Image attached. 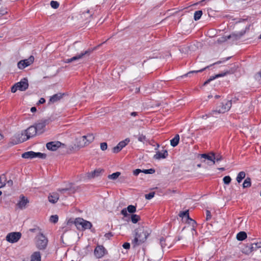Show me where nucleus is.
I'll use <instances>...</instances> for the list:
<instances>
[{"mask_svg":"<svg viewBox=\"0 0 261 261\" xmlns=\"http://www.w3.org/2000/svg\"><path fill=\"white\" fill-rule=\"evenodd\" d=\"M135 232V238L132 242L134 247L141 245L144 243L151 231L147 227L142 226L136 229Z\"/></svg>","mask_w":261,"mask_h":261,"instance_id":"1","label":"nucleus"},{"mask_svg":"<svg viewBox=\"0 0 261 261\" xmlns=\"http://www.w3.org/2000/svg\"><path fill=\"white\" fill-rule=\"evenodd\" d=\"M231 100H225L217 104L215 109L213 110L210 113L206 115L207 117L213 116L215 114H223L229 110L231 107Z\"/></svg>","mask_w":261,"mask_h":261,"instance_id":"2","label":"nucleus"},{"mask_svg":"<svg viewBox=\"0 0 261 261\" xmlns=\"http://www.w3.org/2000/svg\"><path fill=\"white\" fill-rule=\"evenodd\" d=\"M36 129L37 128H36L35 126L32 125L30 126L25 130L24 134L23 133L18 134L17 135L18 140L15 143L18 144L19 143L23 142L29 139L30 138L35 136L36 134L38 133Z\"/></svg>","mask_w":261,"mask_h":261,"instance_id":"3","label":"nucleus"},{"mask_svg":"<svg viewBox=\"0 0 261 261\" xmlns=\"http://www.w3.org/2000/svg\"><path fill=\"white\" fill-rule=\"evenodd\" d=\"M74 223V224L78 229L80 228V226H81L82 228L84 229H90L92 226V223L91 222L85 220L81 218H76L74 221H72L71 219H70L68 222V223Z\"/></svg>","mask_w":261,"mask_h":261,"instance_id":"4","label":"nucleus"},{"mask_svg":"<svg viewBox=\"0 0 261 261\" xmlns=\"http://www.w3.org/2000/svg\"><path fill=\"white\" fill-rule=\"evenodd\" d=\"M47 239L42 233L36 237V246L40 250H44L47 244Z\"/></svg>","mask_w":261,"mask_h":261,"instance_id":"5","label":"nucleus"},{"mask_svg":"<svg viewBox=\"0 0 261 261\" xmlns=\"http://www.w3.org/2000/svg\"><path fill=\"white\" fill-rule=\"evenodd\" d=\"M93 50L94 49L89 48L88 49L85 51H83L81 52L80 54H77L71 58L65 60L64 62L66 63H69L73 61H76L77 60L82 59L85 56H89Z\"/></svg>","mask_w":261,"mask_h":261,"instance_id":"6","label":"nucleus"},{"mask_svg":"<svg viewBox=\"0 0 261 261\" xmlns=\"http://www.w3.org/2000/svg\"><path fill=\"white\" fill-rule=\"evenodd\" d=\"M108 253V251L102 245H98L94 250V254L97 258H100Z\"/></svg>","mask_w":261,"mask_h":261,"instance_id":"7","label":"nucleus"},{"mask_svg":"<svg viewBox=\"0 0 261 261\" xmlns=\"http://www.w3.org/2000/svg\"><path fill=\"white\" fill-rule=\"evenodd\" d=\"M21 237V233L20 232H10L7 234L6 240L9 242L14 243L18 242Z\"/></svg>","mask_w":261,"mask_h":261,"instance_id":"8","label":"nucleus"},{"mask_svg":"<svg viewBox=\"0 0 261 261\" xmlns=\"http://www.w3.org/2000/svg\"><path fill=\"white\" fill-rule=\"evenodd\" d=\"M34 61V57L33 56H31L28 59L18 62L17 63L18 68L20 69H23L32 64Z\"/></svg>","mask_w":261,"mask_h":261,"instance_id":"9","label":"nucleus"},{"mask_svg":"<svg viewBox=\"0 0 261 261\" xmlns=\"http://www.w3.org/2000/svg\"><path fill=\"white\" fill-rule=\"evenodd\" d=\"M49 119H44L40 120L39 122L36 123L35 127L37 128L36 129L38 133H42L44 130V127L47 124H49Z\"/></svg>","mask_w":261,"mask_h":261,"instance_id":"10","label":"nucleus"},{"mask_svg":"<svg viewBox=\"0 0 261 261\" xmlns=\"http://www.w3.org/2000/svg\"><path fill=\"white\" fill-rule=\"evenodd\" d=\"M62 144L59 141H52L46 144V146L47 149L51 151H56Z\"/></svg>","mask_w":261,"mask_h":261,"instance_id":"11","label":"nucleus"},{"mask_svg":"<svg viewBox=\"0 0 261 261\" xmlns=\"http://www.w3.org/2000/svg\"><path fill=\"white\" fill-rule=\"evenodd\" d=\"M16 84L18 88V90L21 91L26 90L29 87L28 80L25 78H24L19 82H17L16 83Z\"/></svg>","mask_w":261,"mask_h":261,"instance_id":"12","label":"nucleus"},{"mask_svg":"<svg viewBox=\"0 0 261 261\" xmlns=\"http://www.w3.org/2000/svg\"><path fill=\"white\" fill-rule=\"evenodd\" d=\"M82 145L83 146H86L91 143L94 139V137L92 134H89L87 135L83 136L82 137Z\"/></svg>","mask_w":261,"mask_h":261,"instance_id":"13","label":"nucleus"},{"mask_svg":"<svg viewBox=\"0 0 261 261\" xmlns=\"http://www.w3.org/2000/svg\"><path fill=\"white\" fill-rule=\"evenodd\" d=\"M233 72H234V71L232 69H231L230 70H227V71H225L224 72H222L221 73L216 74L215 76H212L204 83V85H205L208 84L211 81L214 80V79H215L217 77H222L227 74L233 73Z\"/></svg>","mask_w":261,"mask_h":261,"instance_id":"14","label":"nucleus"},{"mask_svg":"<svg viewBox=\"0 0 261 261\" xmlns=\"http://www.w3.org/2000/svg\"><path fill=\"white\" fill-rule=\"evenodd\" d=\"M29 202V200L23 195L20 196V200L17 204V206L20 209H23L26 207L27 204Z\"/></svg>","mask_w":261,"mask_h":261,"instance_id":"15","label":"nucleus"},{"mask_svg":"<svg viewBox=\"0 0 261 261\" xmlns=\"http://www.w3.org/2000/svg\"><path fill=\"white\" fill-rule=\"evenodd\" d=\"M202 158L206 159L211 162V164L207 163L209 165H214L215 164V153L211 152L210 154L203 153L200 154Z\"/></svg>","mask_w":261,"mask_h":261,"instance_id":"16","label":"nucleus"},{"mask_svg":"<svg viewBox=\"0 0 261 261\" xmlns=\"http://www.w3.org/2000/svg\"><path fill=\"white\" fill-rule=\"evenodd\" d=\"M242 252L245 254H249L252 252L250 242H248L243 245Z\"/></svg>","mask_w":261,"mask_h":261,"instance_id":"17","label":"nucleus"},{"mask_svg":"<svg viewBox=\"0 0 261 261\" xmlns=\"http://www.w3.org/2000/svg\"><path fill=\"white\" fill-rule=\"evenodd\" d=\"M163 152L157 151L156 154L153 156V158L156 160H160L161 159H165L168 155L167 150H164Z\"/></svg>","mask_w":261,"mask_h":261,"instance_id":"18","label":"nucleus"},{"mask_svg":"<svg viewBox=\"0 0 261 261\" xmlns=\"http://www.w3.org/2000/svg\"><path fill=\"white\" fill-rule=\"evenodd\" d=\"M101 171L102 170L100 169L95 170L93 171L87 173L86 174V177L88 179L94 178L96 177L99 176L100 175Z\"/></svg>","mask_w":261,"mask_h":261,"instance_id":"19","label":"nucleus"},{"mask_svg":"<svg viewBox=\"0 0 261 261\" xmlns=\"http://www.w3.org/2000/svg\"><path fill=\"white\" fill-rule=\"evenodd\" d=\"M59 198V194L57 193H53L52 194H49L48 197V201L52 203H56Z\"/></svg>","mask_w":261,"mask_h":261,"instance_id":"20","label":"nucleus"},{"mask_svg":"<svg viewBox=\"0 0 261 261\" xmlns=\"http://www.w3.org/2000/svg\"><path fill=\"white\" fill-rule=\"evenodd\" d=\"M63 95L64 94H62L61 93L53 95L50 97L49 102L51 103H55L59 101L63 97Z\"/></svg>","mask_w":261,"mask_h":261,"instance_id":"21","label":"nucleus"},{"mask_svg":"<svg viewBox=\"0 0 261 261\" xmlns=\"http://www.w3.org/2000/svg\"><path fill=\"white\" fill-rule=\"evenodd\" d=\"M246 33L245 30H242L241 31L238 33H233L231 34V35L233 36L232 37V39L233 41H237L240 39Z\"/></svg>","mask_w":261,"mask_h":261,"instance_id":"22","label":"nucleus"},{"mask_svg":"<svg viewBox=\"0 0 261 261\" xmlns=\"http://www.w3.org/2000/svg\"><path fill=\"white\" fill-rule=\"evenodd\" d=\"M250 242L252 252L256 251L257 249L261 248V242H255L253 239L251 240Z\"/></svg>","mask_w":261,"mask_h":261,"instance_id":"23","label":"nucleus"},{"mask_svg":"<svg viewBox=\"0 0 261 261\" xmlns=\"http://www.w3.org/2000/svg\"><path fill=\"white\" fill-rule=\"evenodd\" d=\"M30 261H41V254L40 252L36 251L34 252L31 255Z\"/></svg>","mask_w":261,"mask_h":261,"instance_id":"24","label":"nucleus"},{"mask_svg":"<svg viewBox=\"0 0 261 261\" xmlns=\"http://www.w3.org/2000/svg\"><path fill=\"white\" fill-rule=\"evenodd\" d=\"M179 135L176 134L174 137L170 140L171 145L173 147L176 146L179 143Z\"/></svg>","mask_w":261,"mask_h":261,"instance_id":"25","label":"nucleus"},{"mask_svg":"<svg viewBox=\"0 0 261 261\" xmlns=\"http://www.w3.org/2000/svg\"><path fill=\"white\" fill-rule=\"evenodd\" d=\"M34 154H35V152L30 151L25 152L22 153L21 156H22V158H23L24 159H32L34 158Z\"/></svg>","mask_w":261,"mask_h":261,"instance_id":"26","label":"nucleus"},{"mask_svg":"<svg viewBox=\"0 0 261 261\" xmlns=\"http://www.w3.org/2000/svg\"><path fill=\"white\" fill-rule=\"evenodd\" d=\"M93 14L94 12L89 10H87L86 11L82 12L81 17L82 18L87 19L88 18L91 17Z\"/></svg>","mask_w":261,"mask_h":261,"instance_id":"27","label":"nucleus"},{"mask_svg":"<svg viewBox=\"0 0 261 261\" xmlns=\"http://www.w3.org/2000/svg\"><path fill=\"white\" fill-rule=\"evenodd\" d=\"M247 237V233L245 231H240L237 235V239L238 241H243Z\"/></svg>","mask_w":261,"mask_h":261,"instance_id":"28","label":"nucleus"},{"mask_svg":"<svg viewBox=\"0 0 261 261\" xmlns=\"http://www.w3.org/2000/svg\"><path fill=\"white\" fill-rule=\"evenodd\" d=\"M7 178L5 174H2L0 176V189L3 188L6 185Z\"/></svg>","mask_w":261,"mask_h":261,"instance_id":"29","label":"nucleus"},{"mask_svg":"<svg viewBox=\"0 0 261 261\" xmlns=\"http://www.w3.org/2000/svg\"><path fill=\"white\" fill-rule=\"evenodd\" d=\"M246 174L244 171H241L239 173L237 177V181L240 183L241 182L243 179L245 177Z\"/></svg>","mask_w":261,"mask_h":261,"instance_id":"30","label":"nucleus"},{"mask_svg":"<svg viewBox=\"0 0 261 261\" xmlns=\"http://www.w3.org/2000/svg\"><path fill=\"white\" fill-rule=\"evenodd\" d=\"M130 142V139L129 138H126L125 140L121 141L119 142L118 145L122 149L124 147H125Z\"/></svg>","mask_w":261,"mask_h":261,"instance_id":"31","label":"nucleus"},{"mask_svg":"<svg viewBox=\"0 0 261 261\" xmlns=\"http://www.w3.org/2000/svg\"><path fill=\"white\" fill-rule=\"evenodd\" d=\"M251 185V179L250 177H247L243 184V187L244 188L250 187Z\"/></svg>","mask_w":261,"mask_h":261,"instance_id":"32","label":"nucleus"},{"mask_svg":"<svg viewBox=\"0 0 261 261\" xmlns=\"http://www.w3.org/2000/svg\"><path fill=\"white\" fill-rule=\"evenodd\" d=\"M140 219V217L139 215L136 214H132L131 215V221L133 223H137Z\"/></svg>","mask_w":261,"mask_h":261,"instance_id":"33","label":"nucleus"},{"mask_svg":"<svg viewBox=\"0 0 261 261\" xmlns=\"http://www.w3.org/2000/svg\"><path fill=\"white\" fill-rule=\"evenodd\" d=\"M120 175V172H116L112 173V174H110L108 175V177L110 179L115 180Z\"/></svg>","mask_w":261,"mask_h":261,"instance_id":"34","label":"nucleus"},{"mask_svg":"<svg viewBox=\"0 0 261 261\" xmlns=\"http://www.w3.org/2000/svg\"><path fill=\"white\" fill-rule=\"evenodd\" d=\"M202 14V11L201 10H198L195 12L194 15V19L195 20H199Z\"/></svg>","mask_w":261,"mask_h":261,"instance_id":"35","label":"nucleus"},{"mask_svg":"<svg viewBox=\"0 0 261 261\" xmlns=\"http://www.w3.org/2000/svg\"><path fill=\"white\" fill-rule=\"evenodd\" d=\"M179 216L181 218L187 217L189 219V214L188 211H181L179 214Z\"/></svg>","mask_w":261,"mask_h":261,"instance_id":"36","label":"nucleus"},{"mask_svg":"<svg viewBox=\"0 0 261 261\" xmlns=\"http://www.w3.org/2000/svg\"><path fill=\"white\" fill-rule=\"evenodd\" d=\"M58 219L59 217L58 215H51L50 217L49 221L53 223H56L58 221Z\"/></svg>","mask_w":261,"mask_h":261,"instance_id":"37","label":"nucleus"},{"mask_svg":"<svg viewBox=\"0 0 261 261\" xmlns=\"http://www.w3.org/2000/svg\"><path fill=\"white\" fill-rule=\"evenodd\" d=\"M127 210L130 213H134L136 211V207L133 205H129L127 207Z\"/></svg>","mask_w":261,"mask_h":261,"instance_id":"38","label":"nucleus"},{"mask_svg":"<svg viewBox=\"0 0 261 261\" xmlns=\"http://www.w3.org/2000/svg\"><path fill=\"white\" fill-rule=\"evenodd\" d=\"M255 79L258 84H261V71H259L255 75Z\"/></svg>","mask_w":261,"mask_h":261,"instance_id":"39","label":"nucleus"},{"mask_svg":"<svg viewBox=\"0 0 261 261\" xmlns=\"http://www.w3.org/2000/svg\"><path fill=\"white\" fill-rule=\"evenodd\" d=\"M46 156V154L41 152H35L34 158H38L40 159H45Z\"/></svg>","mask_w":261,"mask_h":261,"instance_id":"40","label":"nucleus"},{"mask_svg":"<svg viewBox=\"0 0 261 261\" xmlns=\"http://www.w3.org/2000/svg\"><path fill=\"white\" fill-rule=\"evenodd\" d=\"M231 57H228V58H222L221 60L218 61L213 63V64L211 65L210 66H212V65H214L224 63L225 61L228 60Z\"/></svg>","mask_w":261,"mask_h":261,"instance_id":"41","label":"nucleus"},{"mask_svg":"<svg viewBox=\"0 0 261 261\" xmlns=\"http://www.w3.org/2000/svg\"><path fill=\"white\" fill-rule=\"evenodd\" d=\"M50 6L54 9H57L59 6V3L57 1H51Z\"/></svg>","mask_w":261,"mask_h":261,"instance_id":"42","label":"nucleus"},{"mask_svg":"<svg viewBox=\"0 0 261 261\" xmlns=\"http://www.w3.org/2000/svg\"><path fill=\"white\" fill-rule=\"evenodd\" d=\"M231 178L229 176H225L223 177V180L225 184L228 185L231 182Z\"/></svg>","mask_w":261,"mask_h":261,"instance_id":"43","label":"nucleus"},{"mask_svg":"<svg viewBox=\"0 0 261 261\" xmlns=\"http://www.w3.org/2000/svg\"><path fill=\"white\" fill-rule=\"evenodd\" d=\"M142 172L145 174H153L155 172V170L152 168L149 169H144L142 170Z\"/></svg>","mask_w":261,"mask_h":261,"instance_id":"44","label":"nucleus"},{"mask_svg":"<svg viewBox=\"0 0 261 261\" xmlns=\"http://www.w3.org/2000/svg\"><path fill=\"white\" fill-rule=\"evenodd\" d=\"M121 148L119 146L118 144L117 145V146L114 147L112 149V151L114 153H118L119 151L121 150Z\"/></svg>","mask_w":261,"mask_h":261,"instance_id":"45","label":"nucleus"},{"mask_svg":"<svg viewBox=\"0 0 261 261\" xmlns=\"http://www.w3.org/2000/svg\"><path fill=\"white\" fill-rule=\"evenodd\" d=\"M210 66H207V67H205L201 69H200V70H193V71H191L190 72H189L188 73H187V75H189V74H190L191 73H197V72H202L203 71H204L205 69L208 68Z\"/></svg>","mask_w":261,"mask_h":261,"instance_id":"46","label":"nucleus"},{"mask_svg":"<svg viewBox=\"0 0 261 261\" xmlns=\"http://www.w3.org/2000/svg\"><path fill=\"white\" fill-rule=\"evenodd\" d=\"M154 196V192H150L149 193L146 194L145 195V198L146 199H151Z\"/></svg>","mask_w":261,"mask_h":261,"instance_id":"47","label":"nucleus"},{"mask_svg":"<svg viewBox=\"0 0 261 261\" xmlns=\"http://www.w3.org/2000/svg\"><path fill=\"white\" fill-rule=\"evenodd\" d=\"M146 136L143 134L139 135L138 137V141L142 142H143L146 140Z\"/></svg>","mask_w":261,"mask_h":261,"instance_id":"48","label":"nucleus"},{"mask_svg":"<svg viewBox=\"0 0 261 261\" xmlns=\"http://www.w3.org/2000/svg\"><path fill=\"white\" fill-rule=\"evenodd\" d=\"M107 143L106 142H103L100 144V149L102 150H106L107 149Z\"/></svg>","mask_w":261,"mask_h":261,"instance_id":"49","label":"nucleus"},{"mask_svg":"<svg viewBox=\"0 0 261 261\" xmlns=\"http://www.w3.org/2000/svg\"><path fill=\"white\" fill-rule=\"evenodd\" d=\"M7 10L6 8H2L0 9V17L4 15L5 14L7 13Z\"/></svg>","mask_w":261,"mask_h":261,"instance_id":"50","label":"nucleus"},{"mask_svg":"<svg viewBox=\"0 0 261 261\" xmlns=\"http://www.w3.org/2000/svg\"><path fill=\"white\" fill-rule=\"evenodd\" d=\"M211 218H212V215H211V213L210 211L206 210V220L207 221L211 219Z\"/></svg>","mask_w":261,"mask_h":261,"instance_id":"51","label":"nucleus"},{"mask_svg":"<svg viewBox=\"0 0 261 261\" xmlns=\"http://www.w3.org/2000/svg\"><path fill=\"white\" fill-rule=\"evenodd\" d=\"M160 244L162 248H164L166 246V244H165V239L163 237H162L160 239Z\"/></svg>","mask_w":261,"mask_h":261,"instance_id":"52","label":"nucleus"},{"mask_svg":"<svg viewBox=\"0 0 261 261\" xmlns=\"http://www.w3.org/2000/svg\"><path fill=\"white\" fill-rule=\"evenodd\" d=\"M18 90V88L16 85V84H15V85H14L12 87H11V92L12 93H15L16 92V91Z\"/></svg>","mask_w":261,"mask_h":261,"instance_id":"53","label":"nucleus"},{"mask_svg":"<svg viewBox=\"0 0 261 261\" xmlns=\"http://www.w3.org/2000/svg\"><path fill=\"white\" fill-rule=\"evenodd\" d=\"M142 172V170L140 169H137L133 171V174L135 176H137L140 173Z\"/></svg>","mask_w":261,"mask_h":261,"instance_id":"54","label":"nucleus"},{"mask_svg":"<svg viewBox=\"0 0 261 261\" xmlns=\"http://www.w3.org/2000/svg\"><path fill=\"white\" fill-rule=\"evenodd\" d=\"M127 208H123L121 210V213L122 215H123L124 217H127L128 216L127 214Z\"/></svg>","mask_w":261,"mask_h":261,"instance_id":"55","label":"nucleus"},{"mask_svg":"<svg viewBox=\"0 0 261 261\" xmlns=\"http://www.w3.org/2000/svg\"><path fill=\"white\" fill-rule=\"evenodd\" d=\"M223 157L221 155H218L216 156H215V161L219 162L222 160Z\"/></svg>","mask_w":261,"mask_h":261,"instance_id":"56","label":"nucleus"},{"mask_svg":"<svg viewBox=\"0 0 261 261\" xmlns=\"http://www.w3.org/2000/svg\"><path fill=\"white\" fill-rule=\"evenodd\" d=\"M113 236V234H112V232H108V233H106L105 234V237L108 239H110Z\"/></svg>","mask_w":261,"mask_h":261,"instance_id":"57","label":"nucleus"},{"mask_svg":"<svg viewBox=\"0 0 261 261\" xmlns=\"http://www.w3.org/2000/svg\"><path fill=\"white\" fill-rule=\"evenodd\" d=\"M122 246L124 249H128L130 248V244L129 243L126 242L123 244Z\"/></svg>","mask_w":261,"mask_h":261,"instance_id":"58","label":"nucleus"},{"mask_svg":"<svg viewBox=\"0 0 261 261\" xmlns=\"http://www.w3.org/2000/svg\"><path fill=\"white\" fill-rule=\"evenodd\" d=\"M69 190L68 188H64V189H59L58 191L60 192L61 193H64L65 192Z\"/></svg>","mask_w":261,"mask_h":261,"instance_id":"59","label":"nucleus"},{"mask_svg":"<svg viewBox=\"0 0 261 261\" xmlns=\"http://www.w3.org/2000/svg\"><path fill=\"white\" fill-rule=\"evenodd\" d=\"M45 102V99L44 98H41L38 101V104H42L44 103Z\"/></svg>","mask_w":261,"mask_h":261,"instance_id":"60","label":"nucleus"},{"mask_svg":"<svg viewBox=\"0 0 261 261\" xmlns=\"http://www.w3.org/2000/svg\"><path fill=\"white\" fill-rule=\"evenodd\" d=\"M233 35H231V34L228 36H227L225 37V40H227L228 39H231Z\"/></svg>","mask_w":261,"mask_h":261,"instance_id":"61","label":"nucleus"},{"mask_svg":"<svg viewBox=\"0 0 261 261\" xmlns=\"http://www.w3.org/2000/svg\"><path fill=\"white\" fill-rule=\"evenodd\" d=\"M37 111V109L35 107H33L31 108V111L32 113L35 112Z\"/></svg>","mask_w":261,"mask_h":261,"instance_id":"62","label":"nucleus"},{"mask_svg":"<svg viewBox=\"0 0 261 261\" xmlns=\"http://www.w3.org/2000/svg\"><path fill=\"white\" fill-rule=\"evenodd\" d=\"M7 184L9 186H12L13 185V181L10 179L7 181Z\"/></svg>","mask_w":261,"mask_h":261,"instance_id":"63","label":"nucleus"},{"mask_svg":"<svg viewBox=\"0 0 261 261\" xmlns=\"http://www.w3.org/2000/svg\"><path fill=\"white\" fill-rule=\"evenodd\" d=\"M79 44L78 42H74V43H73V46L74 48H76V47H79Z\"/></svg>","mask_w":261,"mask_h":261,"instance_id":"64","label":"nucleus"}]
</instances>
